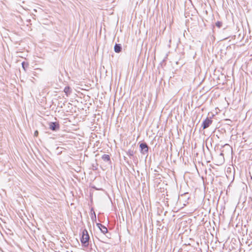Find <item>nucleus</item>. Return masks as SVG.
Listing matches in <instances>:
<instances>
[{
  "label": "nucleus",
  "instance_id": "9d476101",
  "mask_svg": "<svg viewBox=\"0 0 252 252\" xmlns=\"http://www.w3.org/2000/svg\"><path fill=\"white\" fill-rule=\"evenodd\" d=\"M34 135L35 137L38 136V131L37 130H35V131H34Z\"/></svg>",
  "mask_w": 252,
  "mask_h": 252
},
{
  "label": "nucleus",
  "instance_id": "f257e3e1",
  "mask_svg": "<svg viewBox=\"0 0 252 252\" xmlns=\"http://www.w3.org/2000/svg\"><path fill=\"white\" fill-rule=\"evenodd\" d=\"M90 237L87 230L85 229L82 231V236L81 238V242L82 244L85 247L89 245V241Z\"/></svg>",
  "mask_w": 252,
  "mask_h": 252
},
{
  "label": "nucleus",
  "instance_id": "f03ea898",
  "mask_svg": "<svg viewBox=\"0 0 252 252\" xmlns=\"http://www.w3.org/2000/svg\"><path fill=\"white\" fill-rule=\"evenodd\" d=\"M212 123V120L210 119L207 118L202 123V127L203 129H205L208 127Z\"/></svg>",
  "mask_w": 252,
  "mask_h": 252
},
{
  "label": "nucleus",
  "instance_id": "20e7f679",
  "mask_svg": "<svg viewBox=\"0 0 252 252\" xmlns=\"http://www.w3.org/2000/svg\"><path fill=\"white\" fill-rule=\"evenodd\" d=\"M97 225L103 233L105 234L107 232V229L105 226L100 223H97Z\"/></svg>",
  "mask_w": 252,
  "mask_h": 252
},
{
  "label": "nucleus",
  "instance_id": "39448f33",
  "mask_svg": "<svg viewBox=\"0 0 252 252\" xmlns=\"http://www.w3.org/2000/svg\"><path fill=\"white\" fill-rule=\"evenodd\" d=\"M140 147L141 150H143L146 153L148 152V147L146 143H141L140 145Z\"/></svg>",
  "mask_w": 252,
  "mask_h": 252
},
{
  "label": "nucleus",
  "instance_id": "423d86ee",
  "mask_svg": "<svg viewBox=\"0 0 252 252\" xmlns=\"http://www.w3.org/2000/svg\"><path fill=\"white\" fill-rule=\"evenodd\" d=\"M63 91L67 96H68L71 93L70 88L68 86L65 87Z\"/></svg>",
  "mask_w": 252,
  "mask_h": 252
},
{
  "label": "nucleus",
  "instance_id": "6e6552de",
  "mask_svg": "<svg viewBox=\"0 0 252 252\" xmlns=\"http://www.w3.org/2000/svg\"><path fill=\"white\" fill-rule=\"evenodd\" d=\"M102 159L105 161H110V158L108 155H104L102 156Z\"/></svg>",
  "mask_w": 252,
  "mask_h": 252
},
{
  "label": "nucleus",
  "instance_id": "1a4fd4ad",
  "mask_svg": "<svg viewBox=\"0 0 252 252\" xmlns=\"http://www.w3.org/2000/svg\"><path fill=\"white\" fill-rule=\"evenodd\" d=\"M216 25L218 28H220L222 26V22L220 21H218L216 23Z\"/></svg>",
  "mask_w": 252,
  "mask_h": 252
},
{
  "label": "nucleus",
  "instance_id": "0eeeda50",
  "mask_svg": "<svg viewBox=\"0 0 252 252\" xmlns=\"http://www.w3.org/2000/svg\"><path fill=\"white\" fill-rule=\"evenodd\" d=\"M121 47L119 44H115L114 46V50L116 53H119L121 51Z\"/></svg>",
  "mask_w": 252,
  "mask_h": 252
},
{
  "label": "nucleus",
  "instance_id": "7ed1b4c3",
  "mask_svg": "<svg viewBox=\"0 0 252 252\" xmlns=\"http://www.w3.org/2000/svg\"><path fill=\"white\" fill-rule=\"evenodd\" d=\"M49 127L52 130H55L59 128V124L57 123L51 122L49 124Z\"/></svg>",
  "mask_w": 252,
  "mask_h": 252
}]
</instances>
